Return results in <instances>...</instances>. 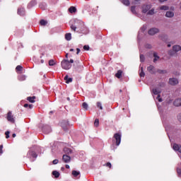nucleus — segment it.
I'll list each match as a JSON object with an SVG mask.
<instances>
[{"label":"nucleus","mask_w":181,"mask_h":181,"mask_svg":"<svg viewBox=\"0 0 181 181\" xmlns=\"http://www.w3.org/2000/svg\"><path fill=\"white\" fill-rule=\"evenodd\" d=\"M153 56L154 57L153 63H156V62H158V60L160 59L159 56H158V53L153 52Z\"/></svg>","instance_id":"f3484780"},{"label":"nucleus","mask_w":181,"mask_h":181,"mask_svg":"<svg viewBox=\"0 0 181 181\" xmlns=\"http://www.w3.org/2000/svg\"><path fill=\"white\" fill-rule=\"evenodd\" d=\"M9 134H10L9 131L6 132L5 135H6V139H8V138H9Z\"/></svg>","instance_id":"49530a36"},{"label":"nucleus","mask_w":181,"mask_h":181,"mask_svg":"<svg viewBox=\"0 0 181 181\" xmlns=\"http://www.w3.org/2000/svg\"><path fill=\"white\" fill-rule=\"evenodd\" d=\"M70 63H74V60H73V59H70V61H69V64Z\"/></svg>","instance_id":"052dcab7"},{"label":"nucleus","mask_w":181,"mask_h":181,"mask_svg":"<svg viewBox=\"0 0 181 181\" xmlns=\"http://www.w3.org/2000/svg\"><path fill=\"white\" fill-rule=\"evenodd\" d=\"M61 127L63 128L64 131H67V127H69V121L63 120L61 122Z\"/></svg>","instance_id":"6e6552de"},{"label":"nucleus","mask_w":181,"mask_h":181,"mask_svg":"<svg viewBox=\"0 0 181 181\" xmlns=\"http://www.w3.org/2000/svg\"><path fill=\"white\" fill-rule=\"evenodd\" d=\"M54 64H56V62L53 59L49 61V66H54Z\"/></svg>","instance_id":"c9c22d12"},{"label":"nucleus","mask_w":181,"mask_h":181,"mask_svg":"<svg viewBox=\"0 0 181 181\" xmlns=\"http://www.w3.org/2000/svg\"><path fill=\"white\" fill-rule=\"evenodd\" d=\"M97 107L100 108V110H103V105H101V102L97 103Z\"/></svg>","instance_id":"4c0bfd02"},{"label":"nucleus","mask_w":181,"mask_h":181,"mask_svg":"<svg viewBox=\"0 0 181 181\" xmlns=\"http://www.w3.org/2000/svg\"><path fill=\"white\" fill-rule=\"evenodd\" d=\"M53 165H57L59 163V160L57 159H55L52 161Z\"/></svg>","instance_id":"de8ad7c7"},{"label":"nucleus","mask_w":181,"mask_h":181,"mask_svg":"<svg viewBox=\"0 0 181 181\" xmlns=\"http://www.w3.org/2000/svg\"><path fill=\"white\" fill-rule=\"evenodd\" d=\"M4 148V146H0V155H2L4 153V151L2 150Z\"/></svg>","instance_id":"a19ab883"},{"label":"nucleus","mask_w":181,"mask_h":181,"mask_svg":"<svg viewBox=\"0 0 181 181\" xmlns=\"http://www.w3.org/2000/svg\"><path fill=\"white\" fill-rule=\"evenodd\" d=\"M7 120L9 121V122H11V124H15V118L13 117L12 112L11 111H9L7 114Z\"/></svg>","instance_id":"423d86ee"},{"label":"nucleus","mask_w":181,"mask_h":181,"mask_svg":"<svg viewBox=\"0 0 181 181\" xmlns=\"http://www.w3.org/2000/svg\"><path fill=\"white\" fill-rule=\"evenodd\" d=\"M64 80H65L66 84H69V83H71V81H73V78H69V75H66L64 77Z\"/></svg>","instance_id":"a211bd4d"},{"label":"nucleus","mask_w":181,"mask_h":181,"mask_svg":"<svg viewBox=\"0 0 181 181\" xmlns=\"http://www.w3.org/2000/svg\"><path fill=\"white\" fill-rule=\"evenodd\" d=\"M160 9V11H168L169 10V7L168 6H161Z\"/></svg>","instance_id":"c756f323"},{"label":"nucleus","mask_w":181,"mask_h":181,"mask_svg":"<svg viewBox=\"0 0 181 181\" xmlns=\"http://www.w3.org/2000/svg\"><path fill=\"white\" fill-rule=\"evenodd\" d=\"M156 33H159V29L158 28H151L148 30V35L153 36V35H156Z\"/></svg>","instance_id":"9d476101"},{"label":"nucleus","mask_w":181,"mask_h":181,"mask_svg":"<svg viewBox=\"0 0 181 181\" xmlns=\"http://www.w3.org/2000/svg\"><path fill=\"white\" fill-rule=\"evenodd\" d=\"M52 175L56 179H57V177H59L60 176V173H59L57 170H54L52 172Z\"/></svg>","instance_id":"aec40b11"},{"label":"nucleus","mask_w":181,"mask_h":181,"mask_svg":"<svg viewBox=\"0 0 181 181\" xmlns=\"http://www.w3.org/2000/svg\"><path fill=\"white\" fill-rule=\"evenodd\" d=\"M168 83L170 86H177L179 84V80L176 78H169Z\"/></svg>","instance_id":"20e7f679"},{"label":"nucleus","mask_w":181,"mask_h":181,"mask_svg":"<svg viewBox=\"0 0 181 181\" xmlns=\"http://www.w3.org/2000/svg\"><path fill=\"white\" fill-rule=\"evenodd\" d=\"M12 136L13 138H15L16 136V134H13Z\"/></svg>","instance_id":"e2e57ef3"},{"label":"nucleus","mask_w":181,"mask_h":181,"mask_svg":"<svg viewBox=\"0 0 181 181\" xmlns=\"http://www.w3.org/2000/svg\"><path fill=\"white\" fill-rule=\"evenodd\" d=\"M69 11L70 13H76L77 11V8H76V7H74V6H71L69 8Z\"/></svg>","instance_id":"412c9836"},{"label":"nucleus","mask_w":181,"mask_h":181,"mask_svg":"<svg viewBox=\"0 0 181 181\" xmlns=\"http://www.w3.org/2000/svg\"><path fill=\"white\" fill-rule=\"evenodd\" d=\"M165 16L166 18H173V16H175V13H173V11H167Z\"/></svg>","instance_id":"2eb2a0df"},{"label":"nucleus","mask_w":181,"mask_h":181,"mask_svg":"<svg viewBox=\"0 0 181 181\" xmlns=\"http://www.w3.org/2000/svg\"><path fill=\"white\" fill-rule=\"evenodd\" d=\"M71 30H74V32H76V30L77 29V26H76L74 25H71Z\"/></svg>","instance_id":"58836bf2"},{"label":"nucleus","mask_w":181,"mask_h":181,"mask_svg":"<svg viewBox=\"0 0 181 181\" xmlns=\"http://www.w3.org/2000/svg\"><path fill=\"white\" fill-rule=\"evenodd\" d=\"M168 54H169L170 56H173V52L170 51V52H168Z\"/></svg>","instance_id":"6e6d98bb"},{"label":"nucleus","mask_w":181,"mask_h":181,"mask_svg":"<svg viewBox=\"0 0 181 181\" xmlns=\"http://www.w3.org/2000/svg\"><path fill=\"white\" fill-rule=\"evenodd\" d=\"M74 49H70V52H74Z\"/></svg>","instance_id":"69168bd1"},{"label":"nucleus","mask_w":181,"mask_h":181,"mask_svg":"<svg viewBox=\"0 0 181 181\" xmlns=\"http://www.w3.org/2000/svg\"><path fill=\"white\" fill-rule=\"evenodd\" d=\"M94 125L95 127H98V125H100V120L98 119H95Z\"/></svg>","instance_id":"f704fd0d"},{"label":"nucleus","mask_w":181,"mask_h":181,"mask_svg":"<svg viewBox=\"0 0 181 181\" xmlns=\"http://www.w3.org/2000/svg\"><path fill=\"white\" fill-rule=\"evenodd\" d=\"M77 52H76V54H78V53H80L81 50L79 48L76 49Z\"/></svg>","instance_id":"4d7b16f0"},{"label":"nucleus","mask_w":181,"mask_h":181,"mask_svg":"<svg viewBox=\"0 0 181 181\" xmlns=\"http://www.w3.org/2000/svg\"><path fill=\"white\" fill-rule=\"evenodd\" d=\"M151 8H152V5H151V4H144L141 6V12L143 13H148L149 9H151Z\"/></svg>","instance_id":"f03ea898"},{"label":"nucleus","mask_w":181,"mask_h":181,"mask_svg":"<svg viewBox=\"0 0 181 181\" xmlns=\"http://www.w3.org/2000/svg\"><path fill=\"white\" fill-rule=\"evenodd\" d=\"M177 175H179V176L181 175V169L180 168L177 169Z\"/></svg>","instance_id":"8fccbe9b"},{"label":"nucleus","mask_w":181,"mask_h":181,"mask_svg":"<svg viewBox=\"0 0 181 181\" xmlns=\"http://www.w3.org/2000/svg\"><path fill=\"white\" fill-rule=\"evenodd\" d=\"M147 15H155V8L148 10L147 12Z\"/></svg>","instance_id":"cd10ccee"},{"label":"nucleus","mask_w":181,"mask_h":181,"mask_svg":"<svg viewBox=\"0 0 181 181\" xmlns=\"http://www.w3.org/2000/svg\"><path fill=\"white\" fill-rule=\"evenodd\" d=\"M122 4H123V5H125L126 6H129L130 5V2L129 0H121Z\"/></svg>","instance_id":"4be33fe9"},{"label":"nucleus","mask_w":181,"mask_h":181,"mask_svg":"<svg viewBox=\"0 0 181 181\" xmlns=\"http://www.w3.org/2000/svg\"><path fill=\"white\" fill-rule=\"evenodd\" d=\"M146 49H152V45H151L150 44H146L145 45Z\"/></svg>","instance_id":"79ce46f5"},{"label":"nucleus","mask_w":181,"mask_h":181,"mask_svg":"<svg viewBox=\"0 0 181 181\" xmlns=\"http://www.w3.org/2000/svg\"><path fill=\"white\" fill-rule=\"evenodd\" d=\"M16 70H17V71H22V66L21 65H18L16 66Z\"/></svg>","instance_id":"ea45409f"},{"label":"nucleus","mask_w":181,"mask_h":181,"mask_svg":"<svg viewBox=\"0 0 181 181\" xmlns=\"http://www.w3.org/2000/svg\"><path fill=\"white\" fill-rule=\"evenodd\" d=\"M177 117L179 122H181V113L178 114Z\"/></svg>","instance_id":"09e8293b"},{"label":"nucleus","mask_w":181,"mask_h":181,"mask_svg":"<svg viewBox=\"0 0 181 181\" xmlns=\"http://www.w3.org/2000/svg\"><path fill=\"white\" fill-rule=\"evenodd\" d=\"M72 175H73V176H74V177H77V176H78V175H80V171L73 170Z\"/></svg>","instance_id":"a878e982"},{"label":"nucleus","mask_w":181,"mask_h":181,"mask_svg":"<svg viewBox=\"0 0 181 181\" xmlns=\"http://www.w3.org/2000/svg\"><path fill=\"white\" fill-rule=\"evenodd\" d=\"M83 108H84V110H88V104H87V103L84 102L82 104Z\"/></svg>","instance_id":"2f4dec72"},{"label":"nucleus","mask_w":181,"mask_h":181,"mask_svg":"<svg viewBox=\"0 0 181 181\" xmlns=\"http://www.w3.org/2000/svg\"><path fill=\"white\" fill-rule=\"evenodd\" d=\"M157 100L159 101V103H162L163 100L160 98V95H158Z\"/></svg>","instance_id":"a18cd8bd"},{"label":"nucleus","mask_w":181,"mask_h":181,"mask_svg":"<svg viewBox=\"0 0 181 181\" xmlns=\"http://www.w3.org/2000/svg\"><path fill=\"white\" fill-rule=\"evenodd\" d=\"M173 50L175 53H177V52H180L181 46L180 45H174V46H173Z\"/></svg>","instance_id":"4468645a"},{"label":"nucleus","mask_w":181,"mask_h":181,"mask_svg":"<svg viewBox=\"0 0 181 181\" xmlns=\"http://www.w3.org/2000/svg\"><path fill=\"white\" fill-rule=\"evenodd\" d=\"M140 62L141 63H144V62H145V56H144V54H140Z\"/></svg>","instance_id":"72a5a7b5"},{"label":"nucleus","mask_w":181,"mask_h":181,"mask_svg":"<svg viewBox=\"0 0 181 181\" xmlns=\"http://www.w3.org/2000/svg\"><path fill=\"white\" fill-rule=\"evenodd\" d=\"M83 49H84V50H90V46H88V45H84V46H83Z\"/></svg>","instance_id":"c03bdc74"},{"label":"nucleus","mask_w":181,"mask_h":181,"mask_svg":"<svg viewBox=\"0 0 181 181\" xmlns=\"http://www.w3.org/2000/svg\"><path fill=\"white\" fill-rule=\"evenodd\" d=\"M62 160L64 162V163H69V162L71 160V157L67 154H64L62 156Z\"/></svg>","instance_id":"0eeeda50"},{"label":"nucleus","mask_w":181,"mask_h":181,"mask_svg":"<svg viewBox=\"0 0 181 181\" xmlns=\"http://www.w3.org/2000/svg\"><path fill=\"white\" fill-rule=\"evenodd\" d=\"M175 107H181V98L175 99L173 102Z\"/></svg>","instance_id":"9b49d317"},{"label":"nucleus","mask_w":181,"mask_h":181,"mask_svg":"<svg viewBox=\"0 0 181 181\" xmlns=\"http://www.w3.org/2000/svg\"><path fill=\"white\" fill-rule=\"evenodd\" d=\"M113 138L116 141V146H119V144H121V134L116 133L114 134Z\"/></svg>","instance_id":"7ed1b4c3"},{"label":"nucleus","mask_w":181,"mask_h":181,"mask_svg":"<svg viewBox=\"0 0 181 181\" xmlns=\"http://www.w3.org/2000/svg\"><path fill=\"white\" fill-rule=\"evenodd\" d=\"M28 108L32 110V108H33V105H28Z\"/></svg>","instance_id":"5fc2aeb1"},{"label":"nucleus","mask_w":181,"mask_h":181,"mask_svg":"<svg viewBox=\"0 0 181 181\" xmlns=\"http://www.w3.org/2000/svg\"><path fill=\"white\" fill-rule=\"evenodd\" d=\"M65 57L67 59L69 57V54H66Z\"/></svg>","instance_id":"0e129e2a"},{"label":"nucleus","mask_w":181,"mask_h":181,"mask_svg":"<svg viewBox=\"0 0 181 181\" xmlns=\"http://www.w3.org/2000/svg\"><path fill=\"white\" fill-rule=\"evenodd\" d=\"M135 8H136V6H132V7H131V11L132 12V13H136V11L135 10Z\"/></svg>","instance_id":"e433bc0d"},{"label":"nucleus","mask_w":181,"mask_h":181,"mask_svg":"<svg viewBox=\"0 0 181 181\" xmlns=\"http://www.w3.org/2000/svg\"><path fill=\"white\" fill-rule=\"evenodd\" d=\"M28 155H30V156H32L33 158H37V154H36L35 151H28Z\"/></svg>","instance_id":"6ab92c4d"},{"label":"nucleus","mask_w":181,"mask_h":181,"mask_svg":"<svg viewBox=\"0 0 181 181\" xmlns=\"http://www.w3.org/2000/svg\"><path fill=\"white\" fill-rule=\"evenodd\" d=\"M160 1V2H166V1H168V0H159Z\"/></svg>","instance_id":"680f3d73"},{"label":"nucleus","mask_w":181,"mask_h":181,"mask_svg":"<svg viewBox=\"0 0 181 181\" xmlns=\"http://www.w3.org/2000/svg\"><path fill=\"white\" fill-rule=\"evenodd\" d=\"M18 14L21 15V16H23V15H25V8H18Z\"/></svg>","instance_id":"dca6fc26"},{"label":"nucleus","mask_w":181,"mask_h":181,"mask_svg":"<svg viewBox=\"0 0 181 181\" xmlns=\"http://www.w3.org/2000/svg\"><path fill=\"white\" fill-rule=\"evenodd\" d=\"M41 63H44L45 62V61L43 60V59H41Z\"/></svg>","instance_id":"338daca9"},{"label":"nucleus","mask_w":181,"mask_h":181,"mask_svg":"<svg viewBox=\"0 0 181 181\" xmlns=\"http://www.w3.org/2000/svg\"><path fill=\"white\" fill-rule=\"evenodd\" d=\"M122 71L119 70L117 71V74H115V77H117V78H119L120 77H122Z\"/></svg>","instance_id":"b1692460"},{"label":"nucleus","mask_w":181,"mask_h":181,"mask_svg":"<svg viewBox=\"0 0 181 181\" xmlns=\"http://www.w3.org/2000/svg\"><path fill=\"white\" fill-rule=\"evenodd\" d=\"M106 166H107L108 168H111V163H107Z\"/></svg>","instance_id":"603ef678"},{"label":"nucleus","mask_w":181,"mask_h":181,"mask_svg":"<svg viewBox=\"0 0 181 181\" xmlns=\"http://www.w3.org/2000/svg\"><path fill=\"white\" fill-rule=\"evenodd\" d=\"M140 77H145V72L144 71V67H141Z\"/></svg>","instance_id":"7c9ffc66"},{"label":"nucleus","mask_w":181,"mask_h":181,"mask_svg":"<svg viewBox=\"0 0 181 181\" xmlns=\"http://www.w3.org/2000/svg\"><path fill=\"white\" fill-rule=\"evenodd\" d=\"M64 153H66L65 155H70L73 153V150L71 148L66 147L64 148Z\"/></svg>","instance_id":"ddd939ff"},{"label":"nucleus","mask_w":181,"mask_h":181,"mask_svg":"<svg viewBox=\"0 0 181 181\" xmlns=\"http://www.w3.org/2000/svg\"><path fill=\"white\" fill-rule=\"evenodd\" d=\"M66 40H71V33H66L65 35Z\"/></svg>","instance_id":"393cba45"},{"label":"nucleus","mask_w":181,"mask_h":181,"mask_svg":"<svg viewBox=\"0 0 181 181\" xmlns=\"http://www.w3.org/2000/svg\"><path fill=\"white\" fill-rule=\"evenodd\" d=\"M165 86H166V84L163 82H161L158 84V87H165Z\"/></svg>","instance_id":"37998d69"},{"label":"nucleus","mask_w":181,"mask_h":181,"mask_svg":"<svg viewBox=\"0 0 181 181\" xmlns=\"http://www.w3.org/2000/svg\"><path fill=\"white\" fill-rule=\"evenodd\" d=\"M40 23L41 26H46L47 25V21H45V20H41L40 21Z\"/></svg>","instance_id":"c85d7f7f"},{"label":"nucleus","mask_w":181,"mask_h":181,"mask_svg":"<svg viewBox=\"0 0 181 181\" xmlns=\"http://www.w3.org/2000/svg\"><path fill=\"white\" fill-rule=\"evenodd\" d=\"M61 170H64V168L62 167V168H61Z\"/></svg>","instance_id":"774afa93"},{"label":"nucleus","mask_w":181,"mask_h":181,"mask_svg":"<svg viewBox=\"0 0 181 181\" xmlns=\"http://www.w3.org/2000/svg\"><path fill=\"white\" fill-rule=\"evenodd\" d=\"M147 71L150 73V74H156L157 70L153 65H150L149 66L147 67Z\"/></svg>","instance_id":"39448f33"},{"label":"nucleus","mask_w":181,"mask_h":181,"mask_svg":"<svg viewBox=\"0 0 181 181\" xmlns=\"http://www.w3.org/2000/svg\"><path fill=\"white\" fill-rule=\"evenodd\" d=\"M20 81H24V80H26V76L25 75H21L19 76Z\"/></svg>","instance_id":"473e14b6"},{"label":"nucleus","mask_w":181,"mask_h":181,"mask_svg":"<svg viewBox=\"0 0 181 181\" xmlns=\"http://www.w3.org/2000/svg\"><path fill=\"white\" fill-rule=\"evenodd\" d=\"M61 66L64 70H70V69H71V64H70V62L67 59L62 60Z\"/></svg>","instance_id":"f257e3e1"},{"label":"nucleus","mask_w":181,"mask_h":181,"mask_svg":"<svg viewBox=\"0 0 181 181\" xmlns=\"http://www.w3.org/2000/svg\"><path fill=\"white\" fill-rule=\"evenodd\" d=\"M75 64H76V66H78V65L80 64V61H76V62H75Z\"/></svg>","instance_id":"864d4df0"},{"label":"nucleus","mask_w":181,"mask_h":181,"mask_svg":"<svg viewBox=\"0 0 181 181\" xmlns=\"http://www.w3.org/2000/svg\"><path fill=\"white\" fill-rule=\"evenodd\" d=\"M157 73H158L159 74H166L168 71L166 70L158 69Z\"/></svg>","instance_id":"bb28decb"},{"label":"nucleus","mask_w":181,"mask_h":181,"mask_svg":"<svg viewBox=\"0 0 181 181\" xmlns=\"http://www.w3.org/2000/svg\"><path fill=\"white\" fill-rule=\"evenodd\" d=\"M24 107H25V108H28V107H29V104L25 103V104L24 105Z\"/></svg>","instance_id":"13d9d810"},{"label":"nucleus","mask_w":181,"mask_h":181,"mask_svg":"<svg viewBox=\"0 0 181 181\" xmlns=\"http://www.w3.org/2000/svg\"><path fill=\"white\" fill-rule=\"evenodd\" d=\"M152 93L155 95H159V94H160V93H161V90L158 88H155L152 89Z\"/></svg>","instance_id":"f8f14e48"},{"label":"nucleus","mask_w":181,"mask_h":181,"mask_svg":"<svg viewBox=\"0 0 181 181\" xmlns=\"http://www.w3.org/2000/svg\"><path fill=\"white\" fill-rule=\"evenodd\" d=\"M65 168H66V169H70V165H65Z\"/></svg>","instance_id":"bf43d9fd"},{"label":"nucleus","mask_w":181,"mask_h":181,"mask_svg":"<svg viewBox=\"0 0 181 181\" xmlns=\"http://www.w3.org/2000/svg\"><path fill=\"white\" fill-rule=\"evenodd\" d=\"M36 98L35 96H33V97H28L27 100L28 101H29V103H35V99Z\"/></svg>","instance_id":"5701e85b"},{"label":"nucleus","mask_w":181,"mask_h":181,"mask_svg":"<svg viewBox=\"0 0 181 181\" xmlns=\"http://www.w3.org/2000/svg\"><path fill=\"white\" fill-rule=\"evenodd\" d=\"M40 8H41V9H43V10H45V9H46V6H43V5H40Z\"/></svg>","instance_id":"3c124183"},{"label":"nucleus","mask_w":181,"mask_h":181,"mask_svg":"<svg viewBox=\"0 0 181 181\" xmlns=\"http://www.w3.org/2000/svg\"><path fill=\"white\" fill-rule=\"evenodd\" d=\"M42 131L45 134H50V132H52V128L49 125H45L42 127Z\"/></svg>","instance_id":"1a4fd4ad"}]
</instances>
